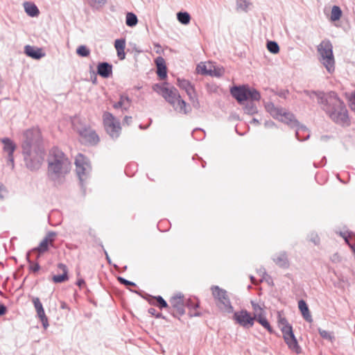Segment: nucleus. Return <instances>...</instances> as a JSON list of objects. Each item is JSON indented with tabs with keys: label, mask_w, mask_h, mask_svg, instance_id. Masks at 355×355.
<instances>
[{
	"label": "nucleus",
	"mask_w": 355,
	"mask_h": 355,
	"mask_svg": "<svg viewBox=\"0 0 355 355\" xmlns=\"http://www.w3.org/2000/svg\"><path fill=\"white\" fill-rule=\"evenodd\" d=\"M21 150L26 166L31 171L40 169L44 159L45 149L39 128L33 127L24 132Z\"/></svg>",
	"instance_id": "nucleus-1"
},
{
	"label": "nucleus",
	"mask_w": 355,
	"mask_h": 355,
	"mask_svg": "<svg viewBox=\"0 0 355 355\" xmlns=\"http://www.w3.org/2000/svg\"><path fill=\"white\" fill-rule=\"evenodd\" d=\"M304 93L311 98L312 95L317 96L318 103L322 105V110L334 123L342 127L350 125L351 121L346 105L335 92L324 93L304 91Z\"/></svg>",
	"instance_id": "nucleus-2"
},
{
	"label": "nucleus",
	"mask_w": 355,
	"mask_h": 355,
	"mask_svg": "<svg viewBox=\"0 0 355 355\" xmlns=\"http://www.w3.org/2000/svg\"><path fill=\"white\" fill-rule=\"evenodd\" d=\"M71 170V162L58 148H53L48 158L47 176L55 186L62 184Z\"/></svg>",
	"instance_id": "nucleus-3"
},
{
	"label": "nucleus",
	"mask_w": 355,
	"mask_h": 355,
	"mask_svg": "<svg viewBox=\"0 0 355 355\" xmlns=\"http://www.w3.org/2000/svg\"><path fill=\"white\" fill-rule=\"evenodd\" d=\"M153 89L161 95L177 112L183 114L191 112L190 105L182 98L178 90L175 87H168V83H157L153 86Z\"/></svg>",
	"instance_id": "nucleus-4"
},
{
	"label": "nucleus",
	"mask_w": 355,
	"mask_h": 355,
	"mask_svg": "<svg viewBox=\"0 0 355 355\" xmlns=\"http://www.w3.org/2000/svg\"><path fill=\"white\" fill-rule=\"evenodd\" d=\"M319 60L329 73L335 71V59L333 45L329 40H322L317 46Z\"/></svg>",
	"instance_id": "nucleus-5"
},
{
	"label": "nucleus",
	"mask_w": 355,
	"mask_h": 355,
	"mask_svg": "<svg viewBox=\"0 0 355 355\" xmlns=\"http://www.w3.org/2000/svg\"><path fill=\"white\" fill-rule=\"evenodd\" d=\"M266 109L274 119H278L290 127L294 128L298 125V121L294 114L286 112L282 107H276L274 103H269L266 105Z\"/></svg>",
	"instance_id": "nucleus-6"
},
{
	"label": "nucleus",
	"mask_w": 355,
	"mask_h": 355,
	"mask_svg": "<svg viewBox=\"0 0 355 355\" xmlns=\"http://www.w3.org/2000/svg\"><path fill=\"white\" fill-rule=\"evenodd\" d=\"M211 291L218 309L227 313H232L234 309L227 296V291L218 286H212Z\"/></svg>",
	"instance_id": "nucleus-7"
},
{
	"label": "nucleus",
	"mask_w": 355,
	"mask_h": 355,
	"mask_svg": "<svg viewBox=\"0 0 355 355\" xmlns=\"http://www.w3.org/2000/svg\"><path fill=\"white\" fill-rule=\"evenodd\" d=\"M76 171L79 178L81 187H83V182L87 180L92 167L87 158L83 155L78 154L75 160Z\"/></svg>",
	"instance_id": "nucleus-8"
},
{
	"label": "nucleus",
	"mask_w": 355,
	"mask_h": 355,
	"mask_svg": "<svg viewBox=\"0 0 355 355\" xmlns=\"http://www.w3.org/2000/svg\"><path fill=\"white\" fill-rule=\"evenodd\" d=\"M103 124L106 132L112 139L118 138L121 132L120 122L112 114L105 112L103 115Z\"/></svg>",
	"instance_id": "nucleus-9"
},
{
	"label": "nucleus",
	"mask_w": 355,
	"mask_h": 355,
	"mask_svg": "<svg viewBox=\"0 0 355 355\" xmlns=\"http://www.w3.org/2000/svg\"><path fill=\"white\" fill-rule=\"evenodd\" d=\"M169 303L168 311L174 317H180L184 314L185 303L183 294L180 293L175 294L169 300Z\"/></svg>",
	"instance_id": "nucleus-10"
},
{
	"label": "nucleus",
	"mask_w": 355,
	"mask_h": 355,
	"mask_svg": "<svg viewBox=\"0 0 355 355\" xmlns=\"http://www.w3.org/2000/svg\"><path fill=\"white\" fill-rule=\"evenodd\" d=\"M80 141L85 145L94 146L98 143L99 137L96 132L89 126H83L78 130Z\"/></svg>",
	"instance_id": "nucleus-11"
},
{
	"label": "nucleus",
	"mask_w": 355,
	"mask_h": 355,
	"mask_svg": "<svg viewBox=\"0 0 355 355\" xmlns=\"http://www.w3.org/2000/svg\"><path fill=\"white\" fill-rule=\"evenodd\" d=\"M178 85L186 92L193 107L196 109H199L200 102L198 101L194 87L191 85V83L187 80L178 78Z\"/></svg>",
	"instance_id": "nucleus-12"
},
{
	"label": "nucleus",
	"mask_w": 355,
	"mask_h": 355,
	"mask_svg": "<svg viewBox=\"0 0 355 355\" xmlns=\"http://www.w3.org/2000/svg\"><path fill=\"white\" fill-rule=\"evenodd\" d=\"M233 320L242 327L249 329L253 327L255 317L252 316L247 310L242 309L234 313Z\"/></svg>",
	"instance_id": "nucleus-13"
},
{
	"label": "nucleus",
	"mask_w": 355,
	"mask_h": 355,
	"mask_svg": "<svg viewBox=\"0 0 355 355\" xmlns=\"http://www.w3.org/2000/svg\"><path fill=\"white\" fill-rule=\"evenodd\" d=\"M1 141L3 144V152L7 154V164L12 169L14 168L13 153L16 149V144L8 137L2 138Z\"/></svg>",
	"instance_id": "nucleus-14"
},
{
	"label": "nucleus",
	"mask_w": 355,
	"mask_h": 355,
	"mask_svg": "<svg viewBox=\"0 0 355 355\" xmlns=\"http://www.w3.org/2000/svg\"><path fill=\"white\" fill-rule=\"evenodd\" d=\"M287 331H285L282 333L283 338L288 345V347L295 352L296 354H299L302 352V348L299 345L297 340L295 336V334L293 333V329H290L287 327L286 329Z\"/></svg>",
	"instance_id": "nucleus-15"
},
{
	"label": "nucleus",
	"mask_w": 355,
	"mask_h": 355,
	"mask_svg": "<svg viewBox=\"0 0 355 355\" xmlns=\"http://www.w3.org/2000/svg\"><path fill=\"white\" fill-rule=\"evenodd\" d=\"M56 233L55 232H49L46 236L42 240L39 245L32 250L37 251L40 254H43L49 250V246H53V242Z\"/></svg>",
	"instance_id": "nucleus-16"
},
{
	"label": "nucleus",
	"mask_w": 355,
	"mask_h": 355,
	"mask_svg": "<svg viewBox=\"0 0 355 355\" xmlns=\"http://www.w3.org/2000/svg\"><path fill=\"white\" fill-rule=\"evenodd\" d=\"M248 86H234L232 87L230 92L233 97H234L239 103L248 100L247 97Z\"/></svg>",
	"instance_id": "nucleus-17"
},
{
	"label": "nucleus",
	"mask_w": 355,
	"mask_h": 355,
	"mask_svg": "<svg viewBox=\"0 0 355 355\" xmlns=\"http://www.w3.org/2000/svg\"><path fill=\"white\" fill-rule=\"evenodd\" d=\"M273 261L277 266L282 268H288L289 267V261L286 252H280L276 254L273 258Z\"/></svg>",
	"instance_id": "nucleus-18"
},
{
	"label": "nucleus",
	"mask_w": 355,
	"mask_h": 355,
	"mask_svg": "<svg viewBox=\"0 0 355 355\" xmlns=\"http://www.w3.org/2000/svg\"><path fill=\"white\" fill-rule=\"evenodd\" d=\"M157 67V73L161 80H164L167 77V68L164 59L159 56L155 59Z\"/></svg>",
	"instance_id": "nucleus-19"
},
{
	"label": "nucleus",
	"mask_w": 355,
	"mask_h": 355,
	"mask_svg": "<svg viewBox=\"0 0 355 355\" xmlns=\"http://www.w3.org/2000/svg\"><path fill=\"white\" fill-rule=\"evenodd\" d=\"M97 73L103 78H108L112 74V65L108 62H100L97 67Z\"/></svg>",
	"instance_id": "nucleus-20"
},
{
	"label": "nucleus",
	"mask_w": 355,
	"mask_h": 355,
	"mask_svg": "<svg viewBox=\"0 0 355 355\" xmlns=\"http://www.w3.org/2000/svg\"><path fill=\"white\" fill-rule=\"evenodd\" d=\"M24 52L28 57L37 60L40 59L45 55L41 49L35 48L30 45H26L24 47Z\"/></svg>",
	"instance_id": "nucleus-21"
},
{
	"label": "nucleus",
	"mask_w": 355,
	"mask_h": 355,
	"mask_svg": "<svg viewBox=\"0 0 355 355\" xmlns=\"http://www.w3.org/2000/svg\"><path fill=\"white\" fill-rule=\"evenodd\" d=\"M296 138L301 141L308 139L310 137V133L308 128L298 122V125L295 127Z\"/></svg>",
	"instance_id": "nucleus-22"
},
{
	"label": "nucleus",
	"mask_w": 355,
	"mask_h": 355,
	"mask_svg": "<svg viewBox=\"0 0 355 355\" xmlns=\"http://www.w3.org/2000/svg\"><path fill=\"white\" fill-rule=\"evenodd\" d=\"M298 308L302 313L304 319L309 322H312L313 318L309 311V307L306 302L303 300H300L298 302Z\"/></svg>",
	"instance_id": "nucleus-23"
},
{
	"label": "nucleus",
	"mask_w": 355,
	"mask_h": 355,
	"mask_svg": "<svg viewBox=\"0 0 355 355\" xmlns=\"http://www.w3.org/2000/svg\"><path fill=\"white\" fill-rule=\"evenodd\" d=\"M58 268L62 270V274L54 275L53 277V281L55 283H62L63 282L68 280V279H69L68 269H67V266L64 263H58Z\"/></svg>",
	"instance_id": "nucleus-24"
},
{
	"label": "nucleus",
	"mask_w": 355,
	"mask_h": 355,
	"mask_svg": "<svg viewBox=\"0 0 355 355\" xmlns=\"http://www.w3.org/2000/svg\"><path fill=\"white\" fill-rule=\"evenodd\" d=\"M114 47L116 50L117 56L119 60H122L125 59V39H118L114 42Z\"/></svg>",
	"instance_id": "nucleus-25"
},
{
	"label": "nucleus",
	"mask_w": 355,
	"mask_h": 355,
	"mask_svg": "<svg viewBox=\"0 0 355 355\" xmlns=\"http://www.w3.org/2000/svg\"><path fill=\"white\" fill-rule=\"evenodd\" d=\"M187 306L189 309V315L190 317H198L201 315V313L195 310L199 307V302L196 299H189L187 302Z\"/></svg>",
	"instance_id": "nucleus-26"
},
{
	"label": "nucleus",
	"mask_w": 355,
	"mask_h": 355,
	"mask_svg": "<svg viewBox=\"0 0 355 355\" xmlns=\"http://www.w3.org/2000/svg\"><path fill=\"white\" fill-rule=\"evenodd\" d=\"M25 12L30 17H37L40 14V11L36 5L31 2H25L24 3Z\"/></svg>",
	"instance_id": "nucleus-27"
},
{
	"label": "nucleus",
	"mask_w": 355,
	"mask_h": 355,
	"mask_svg": "<svg viewBox=\"0 0 355 355\" xmlns=\"http://www.w3.org/2000/svg\"><path fill=\"white\" fill-rule=\"evenodd\" d=\"M247 97L248 100L250 99L252 101H259L261 98V94L257 89L248 87Z\"/></svg>",
	"instance_id": "nucleus-28"
},
{
	"label": "nucleus",
	"mask_w": 355,
	"mask_h": 355,
	"mask_svg": "<svg viewBox=\"0 0 355 355\" xmlns=\"http://www.w3.org/2000/svg\"><path fill=\"white\" fill-rule=\"evenodd\" d=\"M342 10L338 6H334L331 8V12L330 15V19L331 21H336L340 19L342 17Z\"/></svg>",
	"instance_id": "nucleus-29"
},
{
	"label": "nucleus",
	"mask_w": 355,
	"mask_h": 355,
	"mask_svg": "<svg viewBox=\"0 0 355 355\" xmlns=\"http://www.w3.org/2000/svg\"><path fill=\"white\" fill-rule=\"evenodd\" d=\"M138 23L137 15L133 12H128L125 17V24L128 26L134 27Z\"/></svg>",
	"instance_id": "nucleus-30"
},
{
	"label": "nucleus",
	"mask_w": 355,
	"mask_h": 355,
	"mask_svg": "<svg viewBox=\"0 0 355 355\" xmlns=\"http://www.w3.org/2000/svg\"><path fill=\"white\" fill-rule=\"evenodd\" d=\"M251 304H252V309L254 311L253 317H255V319L265 315V312H264L263 308L259 304L252 301Z\"/></svg>",
	"instance_id": "nucleus-31"
},
{
	"label": "nucleus",
	"mask_w": 355,
	"mask_h": 355,
	"mask_svg": "<svg viewBox=\"0 0 355 355\" xmlns=\"http://www.w3.org/2000/svg\"><path fill=\"white\" fill-rule=\"evenodd\" d=\"M177 18L184 25L188 24L191 20V16L187 12H179L177 14Z\"/></svg>",
	"instance_id": "nucleus-32"
},
{
	"label": "nucleus",
	"mask_w": 355,
	"mask_h": 355,
	"mask_svg": "<svg viewBox=\"0 0 355 355\" xmlns=\"http://www.w3.org/2000/svg\"><path fill=\"white\" fill-rule=\"evenodd\" d=\"M278 324L282 333L287 331L286 329L287 327L293 329L292 326L288 322L286 318L282 317L281 315H279L278 316Z\"/></svg>",
	"instance_id": "nucleus-33"
},
{
	"label": "nucleus",
	"mask_w": 355,
	"mask_h": 355,
	"mask_svg": "<svg viewBox=\"0 0 355 355\" xmlns=\"http://www.w3.org/2000/svg\"><path fill=\"white\" fill-rule=\"evenodd\" d=\"M36 312H37V315L38 318H40V320H41V322L42 323V326H43L44 329H46L49 324L48 318L46 317V315L45 314L44 309H42L37 311Z\"/></svg>",
	"instance_id": "nucleus-34"
},
{
	"label": "nucleus",
	"mask_w": 355,
	"mask_h": 355,
	"mask_svg": "<svg viewBox=\"0 0 355 355\" xmlns=\"http://www.w3.org/2000/svg\"><path fill=\"white\" fill-rule=\"evenodd\" d=\"M259 324H261L265 329H266L269 333L273 334L274 331L272 328L271 327L270 323L267 320V319L265 317V315L259 317L258 318H256V320Z\"/></svg>",
	"instance_id": "nucleus-35"
},
{
	"label": "nucleus",
	"mask_w": 355,
	"mask_h": 355,
	"mask_svg": "<svg viewBox=\"0 0 355 355\" xmlns=\"http://www.w3.org/2000/svg\"><path fill=\"white\" fill-rule=\"evenodd\" d=\"M267 49L268 50L274 54H276L279 53V46L278 44L275 41H269L267 43Z\"/></svg>",
	"instance_id": "nucleus-36"
},
{
	"label": "nucleus",
	"mask_w": 355,
	"mask_h": 355,
	"mask_svg": "<svg viewBox=\"0 0 355 355\" xmlns=\"http://www.w3.org/2000/svg\"><path fill=\"white\" fill-rule=\"evenodd\" d=\"M245 112L248 114H254L257 112V107L252 102L247 103L245 106Z\"/></svg>",
	"instance_id": "nucleus-37"
},
{
	"label": "nucleus",
	"mask_w": 355,
	"mask_h": 355,
	"mask_svg": "<svg viewBox=\"0 0 355 355\" xmlns=\"http://www.w3.org/2000/svg\"><path fill=\"white\" fill-rule=\"evenodd\" d=\"M318 333L320 336L326 340L332 341L334 339V336H333L331 332H329L328 331L322 329L321 328L318 329Z\"/></svg>",
	"instance_id": "nucleus-38"
},
{
	"label": "nucleus",
	"mask_w": 355,
	"mask_h": 355,
	"mask_svg": "<svg viewBox=\"0 0 355 355\" xmlns=\"http://www.w3.org/2000/svg\"><path fill=\"white\" fill-rule=\"evenodd\" d=\"M192 137L196 140H202L205 137V132L200 128H196L192 132Z\"/></svg>",
	"instance_id": "nucleus-39"
},
{
	"label": "nucleus",
	"mask_w": 355,
	"mask_h": 355,
	"mask_svg": "<svg viewBox=\"0 0 355 355\" xmlns=\"http://www.w3.org/2000/svg\"><path fill=\"white\" fill-rule=\"evenodd\" d=\"M76 53L80 56L87 57L89 55L90 51L86 46L80 45L78 47Z\"/></svg>",
	"instance_id": "nucleus-40"
},
{
	"label": "nucleus",
	"mask_w": 355,
	"mask_h": 355,
	"mask_svg": "<svg viewBox=\"0 0 355 355\" xmlns=\"http://www.w3.org/2000/svg\"><path fill=\"white\" fill-rule=\"evenodd\" d=\"M155 298L157 302V306H159V309H166L168 311L169 305L162 296L158 295L156 296Z\"/></svg>",
	"instance_id": "nucleus-41"
},
{
	"label": "nucleus",
	"mask_w": 355,
	"mask_h": 355,
	"mask_svg": "<svg viewBox=\"0 0 355 355\" xmlns=\"http://www.w3.org/2000/svg\"><path fill=\"white\" fill-rule=\"evenodd\" d=\"M30 252H28L26 254V259L28 261V262L30 264V270L31 271H33V272H36L37 271H39V270L40 269V266L38 263H33L31 260H30Z\"/></svg>",
	"instance_id": "nucleus-42"
},
{
	"label": "nucleus",
	"mask_w": 355,
	"mask_h": 355,
	"mask_svg": "<svg viewBox=\"0 0 355 355\" xmlns=\"http://www.w3.org/2000/svg\"><path fill=\"white\" fill-rule=\"evenodd\" d=\"M32 302L33 303V305H34V307H35L36 311L44 309L43 305H42V302H40V300L39 297H34L32 300Z\"/></svg>",
	"instance_id": "nucleus-43"
},
{
	"label": "nucleus",
	"mask_w": 355,
	"mask_h": 355,
	"mask_svg": "<svg viewBox=\"0 0 355 355\" xmlns=\"http://www.w3.org/2000/svg\"><path fill=\"white\" fill-rule=\"evenodd\" d=\"M198 71L201 74L207 75L210 74L211 75V72L210 70L207 69V67L205 64H198L197 67Z\"/></svg>",
	"instance_id": "nucleus-44"
},
{
	"label": "nucleus",
	"mask_w": 355,
	"mask_h": 355,
	"mask_svg": "<svg viewBox=\"0 0 355 355\" xmlns=\"http://www.w3.org/2000/svg\"><path fill=\"white\" fill-rule=\"evenodd\" d=\"M121 100H123V109L125 110H127L128 109V107H130V100L129 97L121 96L120 97V101H121Z\"/></svg>",
	"instance_id": "nucleus-45"
},
{
	"label": "nucleus",
	"mask_w": 355,
	"mask_h": 355,
	"mask_svg": "<svg viewBox=\"0 0 355 355\" xmlns=\"http://www.w3.org/2000/svg\"><path fill=\"white\" fill-rule=\"evenodd\" d=\"M249 2L246 0H237V6L243 10H246L248 8Z\"/></svg>",
	"instance_id": "nucleus-46"
},
{
	"label": "nucleus",
	"mask_w": 355,
	"mask_h": 355,
	"mask_svg": "<svg viewBox=\"0 0 355 355\" xmlns=\"http://www.w3.org/2000/svg\"><path fill=\"white\" fill-rule=\"evenodd\" d=\"M118 280L121 284L125 286H136V284L134 282L127 280L121 277H118Z\"/></svg>",
	"instance_id": "nucleus-47"
},
{
	"label": "nucleus",
	"mask_w": 355,
	"mask_h": 355,
	"mask_svg": "<svg viewBox=\"0 0 355 355\" xmlns=\"http://www.w3.org/2000/svg\"><path fill=\"white\" fill-rule=\"evenodd\" d=\"M310 241L313 242L315 245H318L320 243V238L317 234L312 233L310 235Z\"/></svg>",
	"instance_id": "nucleus-48"
},
{
	"label": "nucleus",
	"mask_w": 355,
	"mask_h": 355,
	"mask_svg": "<svg viewBox=\"0 0 355 355\" xmlns=\"http://www.w3.org/2000/svg\"><path fill=\"white\" fill-rule=\"evenodd\" d=\"M7 195V190L6 187L0 184V200H3Z\"/></svg>",
	"instance_id": "nucleus-49"
},
{
	"label": "nucleus",
	"mask_w": 355,
	"mask_h": 355,
	"mask_svg": "<svg viewBox=\"0 0 355 355\" xmlns=\"http://www.w3.org/2000/svg\"><path fill=\"white\" fill-rule=\"evenodd\" d=\"M331 261L334 263H339L341 261V258L339 256V254L338 253H334L331 257Z\"/></svg>",
	"instance_id": "nucleus-50"
},
{
	"label": "nucleus",
	"mask_w": 355,
	"mask_h": 355,
	"mask_svg": "<svg viewBox=\"0 0 355 355\" xmlns=\"http://www.w3.org/2000/svg\"><path fill=\"white\" fill-rule=\"evenodd\" d=\"M91 6H94L96 4H105L106 2V0H89Z\"/></svg>",
	"instance_id": "nucleus-51"
},
{
	"label": "nucleus",
	"mask_w": 355,
	"mask_h": 355,
	"mask_svg": "<svg viewBox=\"0 0 355 355\" xmlns=\"http://www.w3.org/2000/svg\"><path fill=\"white\" fill-rule=\"evenodd\" d=\"M264 125L266 128H273L275 126V124L273 121H266L265 123H264Z\"/></svg>",
	"instance_id": "nucleus-52"
},
{
	"label": "nucleus",
	"mask_w": 355,
	"mask_h": 355,
	"mask_svg": "<svg viewBox=\"0 0 355 355\" xmlns=\"http://www.w3.org/2000/svg\"><path fill=\"white\" fill-rule=\"evenodd\" d=\"M6 311H7L6 306L5 305H3V304H0V316L6 314Z\"/></svg>",
	"instance_id": "nucleus-53"
},
{
	"label": "nucleus",
	"mask_w": 355,
	"mask_h": 355,
	"mask_svg": "<svg viewBox=\"0 0 355 355\" xmlns=\"http://www.w3.org/2000/svg\"><path fill=\"white\" fill-rule=\"evenodd\" d=\"M113 107L115 109H118V108H122L123 109V100H121V101L119 100L117 103L114 104Z\"/></svg>",
	"instance_id": "nucleus-54"
},
{
	"label": "nucleus",
	"mask_w": 355,
	"mask_h": 355,
	"mask_svg": "<svg viewBox=\"0 0 355 355\" xmlns=\"http://www.w3.org/2000/svg\"><path fill=\"white\" fill-rule=\"evenodd\" d=\"M131 122H132V116H125L123 119V123H125L128 125H129Z\"/></svg>",
	"instance_id": "nucleus-55"
},
{
	"label": "nucleus",
	"mask_w": 355,
	"mask_h": 355,
	"mask_svg": "<svg viewBox=\"0 0 355 355\" xmlns=\"http://www.w3.org/2000/svg\"><path fill=\"white\" fill-rule=\"evenodd\" d=\"M85 284V282L83 279L80 278L78 279L76 282V285H78L79 287H82L83 285Z\"/></svg>",
	"instance_id": "nucleus-56"
},
{
	"label": "nucleus",
	"mask_w": 355,
	"mask_h": 355,
	"mask_svg": "<svg viewBox=\"0 0 355 355\" xmlns=\"http://www.w3.org/2000/svg\"><path fill=\"white\" fill-rule=\"evenodd\" d=\"M341 236L343 237V239H345V242L350 245V244L349 243V238H348V236H347L345 235V234H343V233H341Z\"/></svg>",
	"instance_id": "nucleus-57"
},
{
	"label": "nucleus",
	"mask_w": 355,
	"mask_h": 355,
	"mask_svg": "<svg viewBox=\"0 0 355 355\" xmlns=\"http://www.w3.org/2000/svg\"><path fill=\"white\" fill-rule=\"evenodd\" d=\"M156 310L154 308H150L148 309V313L152 315H155Z\"/></svg>",
	"instance_id": "nucleus-58"
},
{
	"label": "nucleus",
	"mask_w": 355,
	"mask_h": 355,
	"mask_svg": "<svg viewBox=\"0 0 355 355\" xmlns=\"http://www.w3.org/2000/svg\"><path fill=\"white\" fill-rule=\"evenodd\" d=\"M104 252H105V257H106V259L107 260L108 263H111V260H110V258L107 251L104 250Z\"/></svg>",
	"instance_id": "nucleus-59"
},
{
	"label": "nucleus",
	"mask_w": 355,
	"mask_h": 355,
	"mask_svg": "<svg viewBox=\"0 0 355 355\" xmlns=\"http://www.w3.org/2000/svg\"><path fill=\"white\" fill-rule=\"evenodd\" d=\"M251 123L259 124V120H257V119L254 118V119L252 120Z\"/></svg>",
	"instance_id": "nucleus-60"
},
{
	"label": "nucleus",
	"mask_w": 355,
	"mask_h": 355,
	"mask_svg": "<svg viewBox=\"0 0 355 355\" xmlns=\"http://www.w3.org/2000/svg\"><path fill=\"white\" fill-rule=\"evenodd\" d=\"M250 279H251V282L252 284H256V279H255L254 277L251 276Z\"/></svg>",
	"instance_id": "nucleus-61"
},
{
	"label": "nucleus",
	"mask_w": 355,
	"mask_h": 355,
	"mask_svg": "<svg viewBox=\"0 0 355 355\" xmlns=\"http://www.w3.org/2000/svg\"><path fill=\"white\" fill-rule=\"evenodd\" d=\"M130 166H127V167L125 168V173L128 175H129V174H128V169H129V168H130Z\"/></svg>",
	"instance_id": "nucleus-62"
},
{
	"label": "nucleus",
	"mask_w": 355,
	"mask_h": 355,
	"mask_svg": "<svg viewBox=\"0 0 355 355\" xmlns=\"http://www.w3.org/2000/svg\"><path fill=\"white\" fill-rule=\"evenodd\" d=\"M155 317L157 318H162V313H157V315H155Z\"/></svg>",
	"instance_id": "nucleus-63"
},
{
	"label": "nucleus",
	"mask_w": 355,
	"mask_h": 355,
	"mask_svg": "<svg viewBox=\"0 0 355 355\" xmlns=\"http://www.w3.org/2000/svg\"><path fill=\"white\" fill-rule=\"evenodd\" d=\"M352 98L355 100V92L352 94Z\"/></svg>",
	"instance_id": "nucleus-64"
}]
</instances>
